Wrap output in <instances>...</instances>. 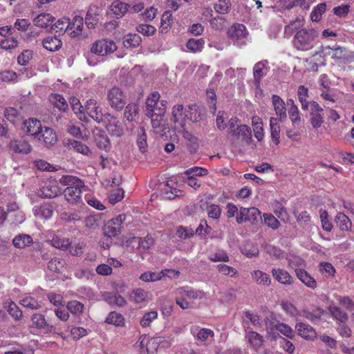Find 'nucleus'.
<instances>
[{
  "mask_svg": "<svg viewBox=\"0 0 354 354\" xmlns=\"http://www.w3.org/2000/svg\"><path fill=\"white\" fill-rule=\"evenodd\" d=\"M252 279L259 285L269 286L271 284V278L269 274L260 270H256L251 272Z\"/></svg>",
  "mask_w": 354,
  "mask_h": 354,
  "instance_id": "obj_29",
  "label": "nucleus"
},
{
  "mask_svg": "<svg viewBox=\"0 0 354 354\" xmlns=\"http://www.w3.org/2000/svg\"><path fill=\"white\" fill-rule=\"evenodd\" d=\"M42 129L41 122L35 118H28L24 122L22 127L23 131L28 136H34L37 138L41 133Z\"/></svg>",
  "mask_w": 354,
  "mask_h": 354,
  "instance_id": "obj_10",
  "label": "nucleus"
},
{
  "mask_svg": "<svg viewBox=\"0 0 354 354\" xmlns=\"http://www.w3.org/2000/svg\"><path fill=\"white\" fill-rule=\"evenodd\" d=\"M11 150L16 153H28L31 151L30 145L22 140H12L9 144Z\"/></svg>",
  "mask_w": 354,
  "mask_h": 354,
  "instance_id": "obj_25",
  "label": "nucleus"
},
{
  "mask_svg": "<svg viewBox=\"0 0 354 354\" xmlns=\"http://www.w3.org/2000/svg\"><path fill=\"white\" fill-rule=\"evenodd\" d=\"M37 139L43 142L46 147H50L55 145L57 140V136L55 131L50 127H42L39 136Z\"/></svg>",
  "mask_w": 354,
  "mask_h": 354,
  "instance_id": "obj_12",
  "label": "nucleus"
},
{
  "mask_svg": "<svg viewBox=\"0 0 354 354\" xmlns=\"http://www.w3.org/2000/svg\"><path fill=\"white\" fill-rule=\"evenodd\" d=\"M185 175L187 177L196 178L197 176H204L208 174L206 169L199 167L189 168L185 171Z\"/></svg>",
  "mask_w": 354,
  "mask_h": 354,
  "instance_id": "obj_56",
  "label": "nucleus"
},
{
  "mask_svg": "<svg viewBox=\"0 0 354 354\" xmlns=\"http://www.w3.org/2000/svg\"><path fill=\"white\" fill-rule=\"evenodd\" d=\"M102 299L111 306L123 307L126 305L125 299L113 292H105L102 295Z\"/></svg>",
  "mask_w": 354,
  "mask_h": 354,
  "instance_id": "obj_15",
  "label": "nucleus"
},
{
  "mask_svg": "<svg viewBox=\"0 0 354 354\" xmlns=\"http://www.w3.org/2000/svg\"><path fill=\"white\" fill-rule=\"evenodd\" d=\"M122 223H106L102 227L103 234L108 238H112L121 233Z\"/></svg>",
  "mask_w": 354,
  "mask_h": 354,
  "instance_id": "obj_31",
  "label": "nucleus"
},
{
  "mask_svg": "<svg viewBox=\"0 0 354 354\" xmlns=\"http://www.w3.org/2000/svg\"><path fill=\"white\" fill-rule=\"evenodd\" d=\"M53 17L48 13H41L34 18V25L41 28H46L51 25L53 21Z\"/></svg>",
  "mask_w": 354,
  "mask_h": 354,
  "instance_id": "obj_38",
  "label": "nucleus"
},
{
  "mask_svg": "<svg viewBox=\"0 0 354 354\" xmlns=\"http://www.w3.org/2000/svg\"><path fill=\"white\" fill-rule=\"evenodd\" d=\"M94 140L97 147L106 151L110 150L111 145L107 136L104 133L97 132L94 134Z\"/></svg>",
  "mask_w": 354,
  "mask_h": 354,
  "instance_id": "obj_32",
  "label": "nucleus"
},
{
  "mask_svg": "<svg viewBox=\"0 0 354 354\" xmlns=\"http://www.w3.org/2000/svg\"><path fill=\"white\" fill-rule=\"evenodd\" d=\"M141 37L138 34H128L124 38L123 44L127 48H135L140 45Z\"/></svg>",
  "mask_w": 354,
  "mask_h": 354,
  "instance_id": "obj_50",
  "label": "nucleus"
},
{
  "mask_svg": "<svg viewBox=\"0 0 354 354\" xmlns=\"http://www.w3.org/2000/svg\"><path fill=\"white\" fill-rule=\"evenodd\" d=\"M272 274L274 279L279 283L285 286H290L293 283L294 279L290 274L282 268H272Z\"/></svg>",
  "mask_w": 354,
  "mask_h": 354,
  "instance_id": "obj_13",
  "label": "nucleus"
},
{
  "mask_svg": "<svg viewBox=\"0 0 354 354\" xmlns=\"http://www.w3.org/2000/svg\"><path fill=\"white\" fill-rule=\"evenodd\" d=\"M160 95L154 91L146 99V115L151 118V126L154 129L162 131L164 129V117L167 109V101L160 100Z\"/></svg>",
  "mask_w": 354,
  "mask_h": 354,
  "instance_id": "obj_1",
  "label": "nucleus"
},
{
  "mask_svg": "<svg viewBox=\"0 0 354 354\" xmlns=\"http://www.w3.org/2000/svg\"><path fill=\"white\" fill-rule=\"evenodd\" d=\"M66 308L72 314L80 317L84 312V306L77 300H72L67 303Z\"/></svg>",
  "mask_w": 354,
  "mask_h": 354,
  "instance_id": "obj_47",
  "label": "nucleus"
},
{
  "mask_svg": "<svg viewBox=\"0 0 354 354\" xmlns=\"http://www.w3.org/2000/svg\"><path fill=\"white\" fill-rule=\"evenodd\" d=\"M281 308L289 315L296 317L299 315V311L296 307L288 301H282L281 303Z\"/></svg>",
  "mask_w": 354,
  "mask_h": 354,
  "instance_id": "obj_62",
  "label": "nucleus"
},
{
  "mask_svg": "<svg viewBox=\"0 0 354 354\" xmlns=\"http://www.w3.org/2000/svg\"><path fill=\"white\" fill-rule=\"evenodd\" d=\"M317 37V32L314 29H301L294 36L293 45L300 50H308L313 47V42Z\"/></svg>",
  "mask_w": 354,
  "mask_h": 354,
  "instance_id": "obj_3",
  "label": "nucleus"
},
{
  "mask_svg": "<svg viewBox=\"0 0 354 354\" xmlns=\"http://www.w3.org/2000/svg\"><path fill=\"white\" fill-rule=\"evenodd\" d=\"M84 109L87 114L98 123L102 122L104 114L102 113V108L97 104L94 99L87 100Z\"/></svg>",
  "mask_w": 354,
  "mask_h": 354,
  "instance_id": "obj_7",
  "label": "nucleus"
},
{
  "mask_svg": "<svg viewBox=\"0 0 354 354\" xmlns=\"http://www.w3.org/2000/svg\"><path fill=\"white\" fill-rule=\"evenodd\" d=\"M158 313L156 311H150L146 313L142 319L140 320V324L143 327L149 326L151 322L157 318Z\"/></svg>",
  "mask_w": 354,
  "mask_h": 354,
  "instance_id": "obj_64",
  "label": "nucleus"
},
{
  "mask_svg": "<svg viewBox=\"0 0 354 354\" xmlns=\"http://www.w3.org/2000/svg\"><path fill=\"white\" fill-rule=\"evenodd\" d=\"M252 122L254 136L258 140L260 141L263 138V129L261 120L258 116H253Z\"/></svg>",
  "mask_w": 354,
  "mask_h": 354,
  "instance_id": "obj_45",
  "label": "nucleus"
},
{
  "mask_svg": "<svg viewBox=\"0 0 354 354\" xmlns=\"http://www.w3.org/2000/svg\"><path fill=\"white\" fill-rule=\"evenodd\" d=\"M309 91L307 87L304 85H300L297 89V96L299 102L301 103V109L304 111L308 109L309 107V101H308V97L309 96Z\"/></svg>",
  "mask_w": 354,
  "mask_h": 354,
  "instance_id": "obj_39",
  "label": "nucleus"
},
{
  "mask_svg": "<svg viewBox=\"0 0 354 354\" xmlns=\"http://www.w3.org/2000/svg\"><path fill=\"white\" fill-rule=\"evenodd\" d=\"M68 27H70V20L68 18L59 19L53 26L52 28L56 33L62 35L67 32L68 34Z\"/></svg>",
  "mask_w": 354,
  "mask_h": 354,
  "instance_id": "obj_44",
  "label": "nucleus"
},
{
  "mask_svg": "<svg viewBox=\"0 0 354 354\" xmlns=\"http://www.w3.org/2000/svg\"><path fill=\"white\" fill-rule=\"evenodd\" d=\"M289 267L294 268H303L305 266L304 261L299 257L290 254L286 257Z\"/></svg>",
  "mask_w": 354,
  "mask_h": 354,
  "instance_id": "obj_54",
  "label": "nucleus"
},
{
  "mask_svg": "<svg viewBox=\"0 0 354 354\" xmlns=\"http://www.w3.org/2000/svg\"><path fill=\"white\" fill-rule=\"evenodd\" d=\"M5 118L14 125L19 123L21 119L19 111L13 107H7L4 109Z\"/></svg>",
  "mask_w": 354,
  "mask_h": 354,
  "instance_id": "obj_40",
  "label": "nucleus"
},
{
  "mask_svg": "<svg viewBox=\"0 0 354 354\" xmlns=\"http://www.w3.org/2000/svg\"><path fill=\"white\" fill-rule=\"evenodd\" d=\"M174 19L172 14L169 10L165 11L161 17L160 26L159 27L160 33L167 32L173 24Z\"/></svg>",
  "mask_w": 354,
  "mask_h": 354,
  "instance_id": "obj_36",
  "label": "nucleus"
},
{
  "mask_svg": "<svg viewBox=\"0 0 354 354\" xmlns=\"http://www.w3.org/2000/svg\"><path fill=\"white\" fill-rule=\"evenodd\" d=\"M68 145L70 149H72L76 152H78L83 155L89 156V154L91 153L89 147L80 141H77L75 140H69Z\"/></svg>",
  "mask_w": 354,
  "mask_h": 354,
  "instance_id": "obj_42",
  "label": "nucleus"
},
{
  "mask_svg": "<svg viewBox=\"0 0 354 354\" xmlns=\"http://www.w3.org/2000/svg\"><path fill=\"white\" fill-rule=\"evenodd\" d=\"M43 46L49 51H55L59 50L62 46V41L57 37L49 36L43 40Z\"/></svg>",
  "mask_w": 354,
  "mask_h": 354,
  "instance_id": "obj_37",
  "label": "nucleus"
},
{
  "mask_svg": "<svg viewBox=\"0 0 354 354\" xmlns=\"http://www.w3.org/2000/svg\"><path fill=\"white\" fill-rule=\"evenodd\" d=\"M295 274L297 278L307 287L315 289L317 287L315 279L304 268H296Z\"/></svg>",
  "mask_w": 354,
  "mask_h": 354,
  "instance_id": "obj_21",
  "label": "nucleus"
},
{
  "mask_svg": "<svg viewBox=\"0 0 354 354\" xmlns=\"http://www.w3.org/2000/svg\"><path fill=\"white\" fill-rule=\"evenodd\" d=\"M12 243L17 248H24L32 243V239L27 234H19L14 238Z\"/></svg>",
  "mask_w": 354,
  "mask_h": 354,
  "instance_id": "obj_43",
  "label": "nucleus"
},
{
  "mask_svg": "<svg viewBox=\"0 0 354 354\" xmlns=\"http://www.w3.org/2000/svg\"><path fill=\"white\" fill-rule=\"evenodd\" d=\"M129 5L120 1H114L110 6V11L119 19L127 12Z\"/></svg>",
  "mask_w": 354,
  "mask_h": 354,
  "instance_id": "obj_35",
  "label": "nucleus"
},
{
  "mask_svg": "<svg viewBox=\"0 0 354 354\" xmlns=\"http://www.w3.org/2000/svg\"><path fill=\"white\" fill-rule=\"evenodd\" d=\"M233 136L237 140L248 143L252 138V132L249 127L245 124L237 126L236 134L233 133Z\"/></svg>",
  "mask_w": 354,
  "mask_h": 354,
  "instance_id": "obj_28",
  "label": "nucleus"
},
{
  "mask_svg": "<svg viewBox=\"0 0 354 354\" xmlns=\"http://www.w3.org/2000/svg\"><path fill=\"white\" fill-rule=\"evenodd\" d=\"M268 62H259L254 64L253 67V76L255 85L259 87L261 79L267 74L268 68L267 66Z\"/></svg>",
  "mask_w": 354,
  "mask_h": 354,
  "instance_id": "obj_17",
  "label": "nucleus"
},
{
  "mask_svg": "<svg viewBox=\"0 0 354 354\" xmlns=\"http://www.w3.org/2000/svg\"><path fill=\"white\" fill-rule=\"evenodd\" d=\"M187 112L188 120L193 122H198L205 118L206 110L203 105L192 104L188 106Z\"/></svg>",
  "mask_w": 354,
  "mask_h": 354,
  "instance_id": "obj_11",
  "label": "nucleus"
},
{
  "mask_svg": "<svg viewBox=\"0 0 354 354\" xmlns=\"http://www.w3.org/2000/svg\"><path fill=\"white\" fill-rule=\"evenodd\" d=\"M183 136L185 140L189 151L191 153H195L199 147L198 138L184 129H183Z\"/></svg>",
  "mask_w": 354,
  "mask_h": 354,
  "instance_id": "obj_30",
  "label": "nucleus"
},
{
  "mask_svg": "<svg viewBox=\"0 0 354 354\" xmlns=\"http://www.w3.org/2000/svg\"><path fill=\"white\" fill-rule=\"evenodd\" d=\"M137 145L141 152L146 151L147 149V135L143 127H140L137 130Z\"/></svg>",
  "mask_w": 354,
  "mask_h": 354,
  "instance_id": "obj_46",
  "label": "nucleus"
},
{
  "mask_svg": "<svg viewBox=\"0 0 354 354\" xmlns=\"http://www.w3.org/2000/svg\"><path fill=\"white\" fill-rule=\"evenodd\" d=\"M31 320L33 326L38 329H44L46 333H55V327L48 324L44 315L35 313L32 315Z\"/></svg>",
  "mask_w": 354,
  "mask_h": 354,
  "instance_id": "obj_14",
  "label": "nucleus"
},
{
  "mask_svg": "<svg viewBox=\"0 0 354 354\" xmlns=\"http://www.w3.org/2000/svg\"><path fill=\"white\" fill-rule=\"evenodd\" d=\"M108 102L111 108L121 111L126 104L125 96L123 91L118 87H113L107 94Z\"/></svg>",
  "mask_w": 354,
  "mask_h": 354,
  "instance_id": "obj_5",
  "label": "nucleus"
},
{
  "mask_svg": "<svg viewBox=\"0 0 354 354\" xmlns=\"http://www.w3.org/2000/svg\"><path fill=\"white\" fill-rule=\"evenodd\" d=\"M116 49L117 46L113 41L100 39L92 44L91 52L100 56H104L113 53Z\"/></svg>",
  "mask_w": 354,
  "mask_h": 354,
  "instance_id": "obj_4",
  "label": "nucleus"
},
{
  "mask_svg": "<svg viewBox=\"0 0 354 354\" xmlns=\"http://www.w3.org/2000/svg\"><path fill=\"white\" fill-rule=\"evenodd\" d=\"M326 3H322L318 4L314 8L310 14V18L313 21H318L320 20L322 14L326 11Z\"/></svg>",
  "mask_w": 354,
  "mask_h": 354,
  "instance_id": "obj_59",
  "label": "nucleus"
},
{
  "mask_svg": "<svg viewBox=\"0 0 354 354\" xmlns=\"http://www.w3.org/2000/svg\"><path fill=\"white\" fill-rule=\"evenodd\" d=\"M270 127L272 140L273 142L277 145L279 143L280 139V126L278 122V119L271 117L270 119Z\"/></svg>",
  "mask_w": 354,
  "mask_h": 354,
  "instance_id": "obj_41",
  "label": "nucleus"
},
{
  "mask_svg": "<svg viewBox=\"0 0 354 354\" xmlns=\"http://www.w3.org/2000/svg\"><path fill=\"white\" fill-rule=\"evenodd\" d=\"M48 100L50 102L60 111L65 112L68 108L67 101L64 96L59 93H51L48 97Z\"/></svg>",
  "mask_w": 354,
  "mask_h": 354,
  "instance_id": "obj_24",
  "label": "nucleus"
},
{
  "mask_svg": "<svg viewBox=\"0 0 354 354\" xmlns=\"http://www.w3.org/2000/svg\"><path fill=\"white\" fill-rule=\"evenodd\" d=\"M65 261L59 258L51 259L48 263V268L57 273H62L64 270Z\"/></svg>",
  "mask_w": 354,
  "mask_h": 354,
  "instance_id": "obj_53",
  "label": "nucleus"
},
{
  "mask_svg": "<svg viewBox=\"0 0 354 354\" xmlns=\"http://www.w3.org/2000/svg\"><path fill=\"white\" fill-rule=\"evenodd\" d=\"M105 322L107 324H113L115 326H123L124 325V317L115 311L111 312Z\"/></svg>",
  "mask_w": 354,
  "mask_h": 354,
  "instance_id": "obj_49",
  "label": "nucleus"
},
{
  "mask_svg": "<svg viewBox=\"0 0 354 354\" xmlns=\"http://www.w3.org/2000/svg\"><path fill=\"white\" fill-rule=\"evenodd\" d=\"M304 26V18L303 17H297L295 20L292 21L285 27V34L290 37L295 31H299L303 29Z\"/></svg>",
  "mask_w": 354,
  "mask_h": 354,
  "instance_id": "obj_34",
  "label": "nucleus"
},
{
  "mask_svg": "<svg viewBox=\"0 0 354 354\" xmlns=\"http://www.w3.org/2000/svg\"><path fill=\"white\" fill-rule=\"evenodd\" d=\"M324 50H329L327 55H330L333 59H343L346 58V50L345 48L339 46L330 47L329 46L324 47Z\"/></svg>",
  "mask_w": 354,
  "mask_h": 354,
  "instance_id": "obj_33",
  "label": "nucleus"
},
{
  "mask_svg": "<svg viewBox=\"0 0 354 354\" xmlns=\"http://www.w3.org/2000/svg\"><path fill=\"white\" fill-rule=\"evenodd\" d=\"M124 195V192L123 189L117 188L115 189H113L110 193L109 200V202L111 204H115L118 202L120 201L122 199H123Z\"/></svg>",
  "mask_w": 354,
  "mask_h": 354,
  "instance_id": "obj_63",
  "label": "nucleus"
},
{
  "mask_svg": "<svg viewBox=\"0 0 354 354\" xmlns=\"http://www.w3.org/2000/svg\"><path fill=\"white\" fill-rule=\"evenodd\" d=\"M3 308L15 321H19L21 319L23 313L14 301L11 300L5 301Z\"/></svg>",
  "mask_w": 354,
  "mask_h": 354,
  "instance_id": "obj_27",
  "label": "nucleus"
},
{
  "mask_svg": "<svg viewBox=\"0 0 354 354\" xmlns=\"http://www.w3.org/2000/svg\"><path fill=\"white\" fill-rule=\"evenodd\" d=\"M84 26V19L82 17L75 16L72 21H70L68 27V35L72 37H75L81 35Z\"/></svg>",
  "mask_w": 354,
  "mask_h": 354,
  "instance_id": "obj_22",
  "label": "nucleus"
},
{
  "mask_svg": "<svg viewBox=\"0 0 354 354\" xmlns=\"http://www.w3.org/2000/svg\"><path fill=\"white\" fill-rule=\"evenodd\" d=\"M61 193L60 189L55 183L48 182L39 190V196L44 198H53Z\"/></svg>",
  "mask_w": 354,
  "mask_h": 354,
  "instance_id": "obj_18",
  "label": "nucleus"
},
{
  "mask_svg": "<svg viewBox=\"0 0 354 354\" xmlns=\"http://www.w3.org/2000/svg\"><path fill=\"white\" fill-rule=\"evenodd\" d=\"M241 252L247 257H256L259 254L258 248L250 243H246L241 248Z\"/></svg>",
  "mask_w": 354,
  "mask_h": 354,
  "instance_id": "obj_57",
  "label": "nucleus"
},
{
  "mask_svg": "<svg viewBox=\"0 0 354 354\" xmlns=\"http://www.w3.org/2000/svg\"><path fill=\"white\" fill-rule=\"evenodd\" d=\"M207 99L209 110L214 115L216 111V95L213 89H208L207 91Z\"/></svg>",
  "mask_w": 354,
  "mask_h": 354,
  "instance_id": "obj_58",
  "label": "nucleus"
},
{
  "mask_svg": "<svg viewBox=\"0 0 354 354\" xmlns=\"http://www.w3.org/2000/svg\"><path fill=\"white\" fill-rule=\"evenodd\" d=\"M33 213L37 218L47 220L53 216V209L50 205L43 204L39 206H35Z\"/></svg>",
  "mask_w": 354,
  "mask_h": 354,
  "instance_id": "obj_19",
  "label": "nucleus"
},
{
  "mask_svg": "<svg viewBox=\"0 0 354 354\" xmlns=\"http://www.w3.org/2000/svg\"><path fill=\"white\" fill-rule=\"evenodd\" d=\"M138 115V106L136 104H129L124 110V117L129 121H134Z\"/></svg>",
  "mask_w": 354,
  "mask_h": 354,
  "instance_id": "obj_51",
  "label": "nucleus"
},
{
  "mask_svg": "<svg viewBox=\"0 0 354 354\" xmlns=\"http://www.w3.org/2000/svg\"><path fill=\"white\" fill-rule=\"evenodd\" d=\"M136 30L138 32L142 33L145 36L153 35L156 32V28L154 26L145 24H139Z\"/></svg>",
  "mask_w": 354,
  "mask_h": 354,
  "instance_id": "obj_61",
  "label": "nucleus"
},
{
  "mask_svg": "<svg viewBox=\"0 0 354 354\" xmlns=\"http://www.w3.org/2000/svg\"><path fill=\"white\" fill-rule=\"evenodd\" d=\"M18 46V41L15 37H6L0 41V47L4 50H11Z\"/></svg>",
  "mask_w": 354,
  "mask_h": 354,
  "instance_id": "obj_60",
  "label": "nucleus"
},
{
  "mask_svg": "<svg viewBox=\"0 0 354 354\" xmlns=\"http://www.w3.org/2000/svg\"><path fill=\"white\" fill-rule=\"evenodd\" d=\"M62 185L66 186L63 191L65 199L71 204L79 203L82 201V188L84 183L77 177L73 176H63L60 180Z\"/></svg>",
  "mask_w": 354,
  "mask_h": 354,
  "instance_id": "obj_2",
  "label": "nucleus"
},
{
  "mask_svg": "<svg viewBox=\"0 0 354 354\" xmlns=\"http://www.w3.org/2000/svg\"><path fill=\"white\" fill-rule=\"evenodd\" d=\"M247 35L246 29L243 24H234L231 26L228 31V37L234 41H237L245 38Z\"/></svg>",
  "mask_w": 354,
  "mask_h": 354,
  "instance_id": "obj_23",
  "label": "nucleus"
},
{
  "mask_svg": "<svg viewBox=\"0 0 354 354\" xmlns=\"http://www.w3.org/2000/svg\"><path fill=\"white\" fill-rule=\"evenodd\" d=\"M172 119L176 128L184 129L186 119H188L187 110H184L183 104L174 105L172 109Z\"/></svg>",
  "mask_w": 354,
  "mask_h": 354,
  "instance_id": "obj_9",
  "label": "nucleus"
},
{
  "mask_svg": "<svg viewBox=\"0 0 354 354\" xmlns=\"http://www.w3.org/2000/svg\"><path fill=\"white\" fill-rule=\"evenodd\" d=\"M275 329L280 333L288 338H293L295 335L294 330L288 325L283 323H277L274 326Z\"/></svg>",
  "mask_w": 354,
  "mask_h": 354,
  "instance_id": "obj_55",
  "label": "nucleus"
},
{
  "mask_svg": "<svg viewBox=\"0 0 354 354\" xmlns=\"http://www.w3.org/2000/svg\"><path fill=\"white\" fill-rule=\"evenodd\" d=\"M102 122L105 123L107 131L112 136L120 137L123 134L122 123L113 115L109 113L104 114Z\"/></svg>",
  "mask_w": 354,
  "mask_h": 354,
  "instance_id": "obj_6",
  "label": "nucleus"
},
{
  "mask_svg": "<svg viewBox=\"0 0 354 354\" xmlns=\"http://www.w3.org/2000/svg\"><path fill=\"white\" fill-rule=\"evenodd\" d=\"M245 338L248 342L254 348H259L263 343L262 337L254 331H250L246 333Z\"/></svg>",
  "mask_w": 354,
  "mask_h": 354,
  "instance_id": "obj_52",
  "label": "nucleus"
},
{
  "mask_svg": "<svg viewBox=\"0 0 354 354\" xmlns=\"http://www.w3.org/2000/svg\"><path fill=\"white\" fill-rule=\"evenodd\" d=\"M272 102L276 115L280 121H284L287 118L286 108L284 101L278 95H272Z\"/></svg>",
  "mask_w": 354,
  "mask_h": 354,
  "instance_id": "obj_16",
  "label": "nucleus"
},
{
  "mask_svg": "<svg viewBox=\"0 0 354 354\" xmlns=\"http://www.w3.org/2000/svg\"><path fill=\"white\" fill-rule=\"evenodd\" d=\"M295 329L298 335L306 339H313L316 337L315 330L306 323H297Z\"/></svg>",
  "mask_w": 354,
  "mask_h": 354,
  "instance_id": "obj_20",
  "label": "nucleus"
},
{
  "mask_svg": "<svg viewBox=\"0 0 354 354\" xmlns=\"http://www.w3.org/2000/svg\"><path fill=\"white\" fill-rule=\"evenodd\" d=\"M205 40L201 39H189L187 44V48L193 53L201 52L204 48Z\"/></svg>",
  "mask_w": 354,
  "mask_h": 354,
  "instance_id": "obj_48",
  "label": "nucleus"
},
{
  "mask_svg": "<svg viewBox=\"0 0 354 354\" xmlns=\"http://www.w3.org/2000/svg\"><path fill=\"white\" fill-rule=\"evenodd\" d=\"M237 221H259L262 219L260 211L256 207L241 208Z\"/></svg>",
  "mask_w": 354,
  "mask_h": 354,
  "instance_id": "obj_8",
  "label": "nucleus"
},
{
  "mask_svg": "<svg viewBox=\"0 0 354 354\" xmlns=\"http://www.w3.org/2000/svg\"><path fill=\"white\" fill-rule=\"evenodd\" d=\"M288 108L289 118L293 125H298L301 122V118L300 116L299 110L298 106L295 104L292 99L287 100Z\"/></svg>",
  "mask_w": 354,
  "mask_h": 354,
  "instance_id": "obj_26",
  "label": "nucleus"
}]
</instances>
